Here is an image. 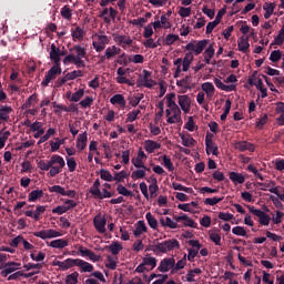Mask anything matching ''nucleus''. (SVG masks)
Returning <instances> with one entry per match:
<instances>
[{
    "mask_svg": "<svg viewBox=\"0 0 284 284\" xmlns=\"http://www.w3.org/2000/svg\"><path fill=\"white\" fill-rule=\"evenodd\" d=\"M207 43H210V40H201L197 42L196 40H193L185 45V50H187L189 52L185 53L184 59L182 60L183 72H187V70H190V65L192 61H194V54L195 57H199V54H202L203 50L207 48ZM192 52H194V54Z\"/></svg>",
    "mask_w": 284,
    "mask_h": 284,
    "instance_id": "f257e3e1",
    "label": "nucleus"
},
{
    "mask_svg": "<svg viewBox=\"0 0 284 284\" xmlns=\"http://www.w3.org/2000/svg\"><path fill=\"white\" fill-rule=\"evenodd\" d=\"M39 170H42V172H48L51 178L57 176V174H61L63 168H65V160H63V156L61 155H51L50 160L45 162V160H40L38 162Z\"/></svg>",
    "mask_w": 284,
    "mask_h": 284,
    "instance_id": "f03ea898",
    "label": "nucleus"
},
{
    "mask_svg": "<svg viewBox=\"0 0 284 284\" xmlns=\"http://www.w3.org/2000/svg\"><path fill=\"white\" fill-rule=\"evenodd\" d=\"M69 52L70 54L63 59L64 65L74 63L77 68H85V61H83V59L88 57V49L81 47L80 44H75L69 49Z\"/></svg>",
    "mask_w": 284,
    "mask_h": 284,
    "instance_id": "7ed1b4c3",
    "label": "nucleus"
},
{
    "mask_svg": "<svg viewBox=\"0 0 284 284\" xmlns=\"http://www.w3.org/2000/svg\"><path fill=\"white\" fill-rule=\"evenodd\" d=\"M181 247V243H179V240L171 239L166 240L162 243L158 242L152 246V252H161V254H168V252H172V250H176Z\"/></svg>",
    "mask_w": 284,
    "mask_h": 284,
    "instance_id": "20e7f679",
    "label": "nucleus"
},
{
    "mask_svg": "<svg viewBox=\"0 0 284 284\" xmlns=\"http://www.w3.org/2000/svg\"><path fill=\"white\" fill-rule=\"evenodd\" d=\"M62 70L61 67L52 65L51 69L45 73L44 79L41 82V85L43 88H48L50 85L51 81H54L59 74H61Z\"/></svg>",
    "mask_w": 284,
    "mask_h": 284,
    "instance_id": "39448f33",
    "label": "nucleus"
},
{
    "mask_svg": "<svg viewBox=\"0 0 284 284\" xmlns=\"http://www.w3.org/2000/svg\"><path fill=\"white\" fill-rule=\"evenodd\" d=\"M247 209H248V212H251V214L260 219L258 220L260 225H270V222L272 221V217H270V215H267L265 212L254 206L247 205Z\"/></svg>",
    "mask_w": 284,
    "mask_h": 284,
    "instance_id": "423d86ee",
    "label": "nucleus"
},
{
    "mask_svg": "<svg viewBox=\"0 0 284 284\" xmlns=\"http://www.w3.org/2000/svg\"><path fill=\"white\" fill-rule=\"evenodd\" d=\"M187 243L189 245H191V247H193L187 250V261H190V263H194V258L199 256V250H201V247L203 246L201 245V242H199V240H190Z\"/></svg>",
    "mask_w": 284,
    "mask_h": 284,
    "instance_id": "0eeeda50",
    "label": "nucleus"
},
{
    "mask_svg": "<svg viewBox=\"0 0 284 284\" xmlns=\"http://www.w3.org/2000/svg\"><path fill=\"white\" fill-rule=\"evenodd\" d=\"M33 236H37V239H42V241H45L47 239H57L61 236V233L59 231L49 229L33 232Z\"/></svg>",
    "mask_w": 284,
    "mask_h": 284,
    "instance_id": "6e6552de",
    "label": "nucleus"
},
{
    "mask_svg": "<svg viewBox=\"0 0 284 284\" xmlns=\"http://www.w3.org/2000/svg\"><path fill=\"white\" fill-rule=\"evenodd\" d=\"M93 225L99 234H105V225H108V219H105V215L98 214L93 219Z\"/></svg>",
    "mask_w": 284,
    "mask_h": 284,
    "instance_id": "1a4fd4ad",
    "label": "nucleus"
},
{
    "mask_svg": "<svg viewBox=\"0 0 284 284\" xmlns=\"http://www.w3.org/2000/svg\"><path fill=\"white\" fill-rule=\"evenodd\" d=\"M178 103L184 114H190V110H192V99L189 98V95H178Z\"/></svg>",
    "mask_w": 284,
    "mask_h": 284,
    "instance_id": "9d476101",
    "label": "nucleus"
},
{
    "mask_svg": "<svg viewBox=\"0 0 284 284\" xmlns=\"http://www.w3.org/2000/svg\"><path fill=\"white\" fill-rule=\"evenodd\" d=\"M21 267V263H17V262H7L3 265V270L1 271V276L3 278L8 277L9 274H12V272H17V270H19Z\"/></svg>",
    "mask_w": 284,
    "mask_h": 284,
    "instance_id": "9b49d317",
    "label": "nucleus"
},
{
    "mask_svg": "<svg viewBox=\"0 0 284 284\" xmlns=\"http://www.w3.org/2000/svg\"><path fill=\"white\" fill-rule=\"evenodd\" d=\"M173 221H176V223H181V221H184V227H193L194 230H196V222L190 219V216H187V214L185 213H182L181 215H173Z\"/></svg>",
    "mask_w": 284,
    "mask_h": 284,
    "instance_id": "f8f14e48",
    "label": "nucleus"
},
{
    "mask_svg": "<svg viewBox=\"0 0 284 284\" xmlns=\"http://www.w3.org/2000/svg\"><path fill=\"white\" fill-rule=\"evenodd\" d=\"M50 60L53 65L61 68V49L57 48V44L54 43L51 44Z\"/></svg>",
    "mask_w": 284,
    "mask_h": 284,
    "instance_id": "ddd939ff",
    "label": "nucleus"
},
{
    "mask_svg": "<svg viewBox=\"0 0 284 284\" xmlns=\"http://www.w3.org/2000/svg\"><path fill=\"white\" fill-rule=\"evenodd\" d=\"M152 77V72L148 71V70H143L142 71V75L139 77L138 81H136V87L141 88H149L150 90H152V83L148 82V79H150Z\"/></svg>",
    "mask_w": 284,
    "mask_h": 284,
    "instance_id": "4468645a",
    "label": "nucleus"
},
{
    "mask_svg": "<svg viewBox=\"0 0 284 284\" xmlns=\"http://www.w3.org/2000/svg\"><path fill=\"white\" fill-rule=\"evenodd\" d=\"M72 267H80L81 272H94V266L81 258H73Z\"/></svg>",
    "mask_w": 284,
    "mask_h": 284,
    "instance_id": "2eb2a0df",
    "label": "nucleus"
},
{
    "mask_svg": "<svg viewBox=\"0 0 284 284\" xmlns=\"http://www.w3.org/2000/svg\"><path fill=\"white\" fill-rule=\"evenodd\" d=\"M159 272L165 273L174 270V257H165L160 262Z\"/></svg>",
    "mask_w": 284,
    "mask_h": 284,
    "instance_id": "dca6fc26",
    "label": "nucleus"
},
{
    "mask_svg": "<svg viewBox=\"0 0 284 284\" xmlns=\"http://www.w3.org/2000/svg\"><path fill=\"white\" fill-rule=\"evenodd\" d=\"M10 114H12V106L0 104V125L10 121Z\"/></svg>",
    "mask_w": 284,
    "mask_h": 284,
    "instance_id": "f3484780",
    "label": "nucleus"
},
{
    "mask_svg": "<svg viewBox=\"0 0 284 284\" xmlns=\"http://www.w3.org/2000/svg\"><path fill=\"white\" fill-rule=\"evenodd\" d=\"M235 149L239 150V152H255L256 146L247 141H240L235 143Z\"/></svg>",
    "mask_w": 284,
    "mask_h": 284,
    "instance_id": "a211bd4d",
    "label": "nucleus"
},
{
    "mask_svg": "<svg viewBox=\"0 0 284 284\" xmlns=\"http://www.w3.org/2000/svg\"><path fill=\"white\" fill-rule=\"evenodd\" d=\"M237 49L240 52H247L250 50V36H242L241 38L237 39Z\"/></svg>",
    "mask_w": 284,
    "mask_h": 284,
    "instance_id": "6ab92c4d",
    "label": "nucleus"
},
{
    "mask_svg": "<svg viewBox=\"0 0 284 284\" xmlns=\"http://www.w3.org/2000/svg\"><path fill=\"white\" fill-rule=\"evenodd\" d=\"M87 146H88V132H83L78 135L77 149L80 152H83V150H85Z\"/></svg>",
    "mask_w": 284,
    "mask_h": 284,
    "instance_id": "aec40b11",
    "label": "nucleus"
},
{
    "mask_svg": "<svg viewBox=\"0 0 284 284\" xmlns=\"http://www.w3.org/2000/svg\"><path fill=\"white\" fill-rule=\"evenodd\" d=\"M110 103L112 105H120V108L122 110H125V105H126V101L125 98L123 97V94H114L111 99H110Z\"/></svg>",
    "mask_w": 284,
    "mask_h": 284,
    "instance_id": "412c9836",
    "label": "nucleus"
},
{
    "mask_svg": "<svg viewBox=\"0 0 284 284\" xmlns=\"http://www.w3.org/2000/svg\"><path fill=\"white\" fill-rule=\"evenodd\" d=\"M160 223H161L162 227H169L170 230H176V229L181 227L179 225V222H176V221L174 222L170 217H165V219L161 217Z\"/></svg>",
    "mask_w": 284,
    "mask_h": 284,
    "instance_id": "4be33fe9",
    "label": "nucleus"
},
{
    "mask_svg": "<svg viewBox=\"0 0 284 284\" xmlns=\"http://www.w3.org/2000/svg\"><path fill=\"white\" fill-rule=\"evenodd\" d=\"M160 149H161V144H159V142H154V140H146L144 142V150L149 154H152L154 150H160Z\"/></svg>",
    "mask_w": 284,
    "mask_h": 284,
    "instance_id": "5701e85b",
    "label": "nucleus"
},
{
    "mask_svg": "<svg viewBox=\"0 0 284 284\" xmlns=\"http://www.w3.org/2000/svg\"><path fill=\"white\" fill-rule=\"evenodd\" d=\"M202 90L205 92L207 99H212V97H214V92H216V88H214L212 82L202 83Z\"/></svg>",
    "mask_w": 284,
    "mask_h": 284,
    "instance_id": "b1692460",
    "label": "nucleus"
},
{
    "mask_svg": "<svg viewBox=\"0 0 284 284\" xmlns=\"http://www.w3.org/2000/svg\"><path fill=\"white\" fill-rule=\"evenodd\" d=\"M72 263H73V258H67L63 262L54 261L53 265L55 267H60V270H62V272H65V270L72 268Z\"/></svg>",
    "mask_w": 284,
    "mask_h": 284,
    "instance_id": "393cba45",
    "label": "nucleus"
},
{
    "mask_svg": "<svg viewBox=\"0 0 284 284\" xmlns=\"http://www.w3.org/2000/svg\"><path fill=\"white\" fill-rule=\"evenodd\" d=\"M214 84L216 85V88H219V90H223L224 92H234V90H236V85L234 84L225 85L223 81H221L217 78L214 79Z\"/></svg>",
    "mask_w": 284,
    "mask_h": 284,
    "instance_id": "a878e982",
    "label": "nucleus"
},
{
    "mask_svg": "<svg viewBox=\"0 0 284 284\" xmlns=\"http://www.w3.org/2000/svg\"><path fill=\"white\" fill-rule=\"evenodd\" d=\"M185 265H187V254H184L183 258L178 261V263L176 260H174V266L171 274H176V272H179V270H183Z\"/></svg>",
    "mask_w": 284,
    "mask_h": 284,
    "instance_id": "bb28decb",
    "label": "nucleus"
},
{
    "mask_svg": "<svg viewBox=\"0 0 284 284\" xmlns=\"http://www.w3.org/2000/svg\"><path fill=\"white\" fill-rule=\"evenodd\" d=\"M116 54H121V48L112 45L105 49L104 57H106L108 61L116 57Z\"/></svg>",
    "mask_w": 284,
    "mask_h": 284,
    "instance_id": "cd10ccee",
    "label": "nucleus"
},
{
    "mask_svg": "<svg viewBox=\"0 0 284 284\" xmlns=\"http://www.w3.org/2000/svg\"><path fill=\"white\" fill-rule=\"evenodd\" d=\"M229 179L235 185H236V183H239L240 185H242V183H245V176H243V174H241L239 172H234V171L230 172L229 173Z\"/></svg>",
    "mask_w": 284,
    "mask_h": 284,
    "instance_id": "c85d7f7f",
    "label": "nucleus"
},
{
    "mask_svg": "<svg viewBox=\"0 0 284 284\" xmlns=\"http://www.w3.org/2000/svg\"><path fill=\"white\" fill-rule=\"evenodd\" d=\"M180 139H181L182 145H184V148H192V146L196 145V140H194V138H192L191 134H187V135L180 134Z\"/></svg>",
    "mask_w": 284,
    "mask_h": 284,
    "instance_id": "c756f323",
    "label": "nucleus"
},
{
    "mask_svg": "<svg viewBox=\"0 0 284 284\" xmlns=\"http://www.w3.org/2000/svg\"><path fill=\"white\" fill-rule=\"evenodd\" d=\"M69 242L64 239L53 240L50 242L49 246L55 250H63V247H68Z\"/></svg>",
    "mask_w": 284,
    "mask_h": 284,
    "instance_id": "7c9ffc66",
    "label": "nucleus"
},
{
    "mask_svg": "<svg viewBox=\"0 0 284 284\" xmlns=\"http://www.w3.org/2000/svg\"><path fill=\"white\" fill-rule=\"evenodd\" d=\"M152 184L149 185V192H150V197L151 199H156V193L159 192V184H156V178H151L148 180V182Z\"/></svg>",
    "mask_w": 284,
    "mask_h": 284,
    "instance_id": "2f4dec72",
    "label": "nucleus"
},
{
    "mask_svg": "<svg viewBox=\"0 0 284 284\" xmlns=\"http://www.w3.org/2000/svg\"><path fill=\"white\" fill-rule=\"evenodd\" d=\"M39 199H43V190H33L28 195L29 203H36Z\"/></svg>",
    "mask_w": 284,
    "mask_h": 284,
    "instance_id": "473e14b6",
    "label": "nucleus"
},
{
    "mask_svg": "<svg viewBox=\"0 0 284 284\" xmlns=\"http://www.w3.org/2000/svg\"><path fill=\"white\" fill-rule=\"evenodd\" d=\"M148 232V226H145V222L144 221H139L136 223L135 230L133 231V234L136 239H139V236H141V234Z\"/></svg>",
    "mask_w": 284,
    "mask_h": 284,
    "instance_id": "72a5a7b5",
    "label": "nucleus"
},
{
    "mask_svg": "<svg viewBox=\"0 0 284 284\" xmlns=\"http://www.w3.org/2000/svg\"><path fill=\"white\" fill-rule=\"evenodd\" d=\"M73 41H83V37H85V31L81 27H77L71 32Z\"/></svg>",
    "mask_w": 284,
    "mask_h": 284,
    "instance_id": "f704fd0d",
    "label": "nucleus"
},
{
    "mask_svg": "<svg viewBox=\"0 0 284 284\" xmlns=\"http://www.w3.org/2000/svg\"><path fill=\"white\" fill-rule=\"evenodd\" d=\"M180 39L179 34L169 33L163 40V45H174Z\"/></svg>",
    "mask_w": 284,
    "mask_h": 284,
    "instance_id": "c9c22d12",
    "label": "nucleus"
},
{
    "mask_svg": "<svg viewBox=\"0 0 284 284\" xmlns=\"http://www.w3.org/2000/svg\"><path fill=\"white\" fill-rule=\"evenodd\" d=\"M214 45L210 44L209 48L204 51V61L210 65L212 58L214 57Z\"/></svg>",
    "mask_w": 284,
    "mask_h": 284,
    "instance_id": "e433bc0d",
    "label": "nucleus"
},
{
    "mask_svg": "<svg viewBox=\"0 0 284 284\" xmlns=\"http://www.w3.org/2000/svg\"><path fill=\"white\" fill-rule=\"evenodd\" d=\"M156 108H159V112L155 114V123H159V121H161V119L163 118V114L165 112V102H163V100H161L158 104Z\"/></svg>",
    "mask_w": 284,
    "mask_h": 284,
    "instance_id": "4c0bfd02",
    "label": "nucleus"
},
{
    "mask_svg": "<svg viewBox=\"0 0 284 284\" xmlns=\"http://www.w3.org/2000/svg\"><path fill=\"white\" fill-rule=\"evenodd\" d=\"M139 114H141V110H133L128 113L125 123H134L136 119H139Z\"/></svg>",
    "mask_w": 284,
    "mask_h": 284,
    "instance_id": "58836bf2",
    "label": "nucleus"
},
{
    "mask_svg": "<svg viewBox=\"0 0 284 284\" xmlns=\"http://www.w3.org/2000/svg\"><path fill=\"white\" fill-rule=\"evenodd\" d=\"M113 41L116 42V45H121V43L128 42V41H133L130 36H121L113 33Z\"/></svg>",
    "mask_w": 284,
    "mask_h": 284,
    "instance_id": "ea45409f",
    "label": "nucleus"
},
{
    "mask_svg": "<svg viewBox=\"0 0 284 284\" xmlns=\"http://www.w3.org/2000/svg\"><path fill=\"white\" fill-rule=\"evenodd\" d=\"M100 179H102V181H108L109 183H112V181H114V176H112V173H110V171L105 169L100 170Z\"/></svg>",
    "mask_w": 284,
    "mask_h": 284,
    "instance_id": "a19ab883",
    "label": "nucleus"
},
{
    "mask_svg": "<svg viewBox=\"0 0 284 284\" xmlns=\"http://www.w3.org/2000/svg\"><path fill=\"white\" fill-rule=\"evenodd\" d=\"M205 148H206V154H211L212 152L214 156H219V146H216L214 142H211L209 144L207 142H205Z\"/></svg>",
    "mask_w": 284,
    "mask_h": 284,
    "instance_id": "79ce46f5",
    "label": "nucleus"
},
{
    "mask_svg": "<svg viewBox=\"0 0 284 284\" xmlns=\"http://www.w3.org/2000/svg\"><path fill=\"white\" fill-rule=\"evenodd\" d=\"M85 94V89H80L77 92L72 93L71 95V102L79 103L81 99H83V95Z\"/></svg>",
    "mask_w": 284,
    "mask_h": 284,
    "instance_id": "37998d69",
    "label": "nucleus"
},
{
    "mask_svg": "<svg viewBox=\"0 0 284 284\" xmlns=\"http://www.w3.org/2000/svg\"><path fill=\"white\" fill-rule=\"evenodd\" d=\"M109 250L113 256H116L121 250H123V245H121L120 242H113L110 246Z\"/></svg>",
    "mask_w": 284,
    "mask_h": 284,
    "instance_id": "c03bdc74",
    "label": "nucleus"
},
{
    "mask_svg": "<svg viewBox=\"0 0 284 284\" xmlns=\"http://www.w3.org/2000/svg\"><path fill=\"white\" fill-rule=\"evenodd\" d=\"M8 139H10V131L2 129V133L0 134V150L6 148V141H8Z\"/></svg>",
    "mask_w": 284,
    "mask_h": 284,
    "instance_id": "a18cd8bd",
    "label": "nucleus"
},
{
    "mask_svg": "<svg viewBox=\"0 0 284 284\" xmlns=\"http://www.w3.org/2000/svg\"><path fill=\"white\" fill-rule=\"evenodd\" d=\"M145 219L149 223V226L152 229V230H156V227H159V221L155 220L153 216H152V213H146L145 215Z\"/></svg>",
    "mask_w": 284,
    "mask_h": 284,
    "instance_id": "49530a36",
    "label": "nucleus"
},
{
    "mask_svg": "<svg viewBox=\"0 0 284 284\" xmlns=\"http://www.w3.org/2000/svg\"><path fill=\"white\" fill-rule=\"evenodd\" d=\"M60 14L63 19L70 21L72 19V9H70V6H64L61 8Z\"/></svg>",
    "mask_w": 284,
    "mask_h": 284,
    "instance_id": "de8ad7c7",
    "label": "nucleus"
},
{
    "mask_svg": "<svg viewBox=\"0 0 284 284\" xmlns=\"http://www.w3.org/2000/svg\"><path fill=\"white\" fill-rule=\"evenodd\" d=\"M163 165L169 170V172H174V163H172V159L168 158V155L162 156Z\"/></svg>",
    "mask_w": 284,
    "mask_h": 284,
    "instance_id": "09e8293b",
    "label": "nucleus"
},
{
    "mask_svg": "<svg viewBox=\"0 0 284 284\" xmlns=\"http://www.w3.org/2000/svg\"><path fill=\"white\" fill-rule=\"evenodd\" d=\"M99 187H101V181L95 180L93 185L89 190L90 194H92V196L99 195L101 191V189Z\"/></svg>",
    "mask_w": 284,
    "mask_h": 284,
    "instance_id": "8fccbe9b",
    "label": "nucleus"
},
{
    "mask_svg": "<svg viewBox=\"0 0 284 284\" xmlns=\"http://www.w3.org/2000/svg\"><path fill=\"white\" fill-rule=\"evenodd\" d=\"M175 98L176 93H170L166 95V105L169 109L179 106V104H176V101H174Z\"/></svg>",
    "mask_w": 284,
    "mask_h": 284,
    "instance_id": "3c124183",
    "label": "nucleus"
},
{
    "mask_svg": "<svg viewBox=\"0 0 284 284\" xmlns=\"http://www.w3.org/2000/svg\"><path fill=\"white\" fill-rule=\"evenodd\" d=\"M166 122L170 123V125H174V123L183 125V118H181V115H171L166 119Z\"/></svg>",
    "mask_w": 284,
    "mask_h": 284,
    "instance_id": "603ef678",
    "label": "nucleus"
},
{
    "mask_svg": "<svg viewBox=\"0 0 284 284\" xmlns=\"http://www.w3.org/2000/svg\"><path fill=\"white\" fill-rule=\"evenodd\" d=\"M118 194H121L122 196H133L132 191L128 190L123 184H119L116 187Z\"/></svg>",
    "mask_w": 284,
    "mask_h": 284,
    "instance_id": "864d4df0",
    "label": "nucleus"
},
{
    "mask_svg": "<svg viewBox=\"0 0 284 284\" xmlns=\"http://www.w3.org/2000/svg\"><path fill=\"white\" fill-rule=\"evenodd\" d=\"M125 179H128V172L121 171L114 173L113 181H118V183H123Z\"/></svg>",
    "mask_w": 284,
    "mask_h": 284,
    "instance_id": "5fc2aeb1",
    "label": "nucleus"
},
{
    "mask_svg": "<svg viewBox=\"0 0 284 284\" xmlns=\"http://www.w3.org/2000/svg\"><path fill=\"white\" fill-rule=\"evenodd\" d=\"M49 192L54 193V194H60L61 196H64L65 194V187L61 185H53L49 187Z\"/></svg>",
    "mask_w": 284,
    "mask_h": 284,
    "instance_id": "6e6d98bb",
    "label": "nucleus"
},
{
    "mask_svg": "<svg viewBox=\"0 0 284 284\" xmlns=\"http://www.w3.org/2000/svg\"><path fill=\"white\" fill-rule=\"evenodd\" d=\"M221 201H223V197H216V196L207 197L204 200V204L214 206V205H217V203H221Z\"/></svg>",
    "mask_w": 284,
    "mask_h": 284,
    "instance_id": "4d7b16f0",
    "label": "nucleus"
},
{
    "mask_svg": "<svg viewBox=\"0 0 284 284\" xmlns=\"http://www.w3.org/2000/svg\"><path fill=\"white\" fill-rule=\"evenodd\" d=\"M94 199H112V192L108 191V189H103L102 192L100 191L99 195H93Z\"/></svg>",
    "mask_w": 284,
    "mask_h": 284,
    "instance_id": "13d9d810",
    "label": "nucleus"
},
{
    "mask_svg": "<svg viewBox=\"0 0 284 284\" xmlns=\"http://www.w3.org/2000/svg\"><path fill=\"white\" fill-rule=\"evenodd\" d=\"M65 212H70V207H67L65 205H59L52 209V214H59V216H61V214H65Z\"/></svg>",
    "mask_w": 284,
    "mask_h": 284,
    "instance_id": "bf43d9fd",
    "label": "nucleus"
},
{
    "mask_svg": "<svg viewBox=\"0 0 284 284\" xmlns=\"http://www.w3.org/2000/svg\"><path fill=\"white\" fill-rule=\"evenodd\" d=\"M232 232L235 236H247V231L243 226H235L232 229Z\"/></svg>",
    "mask_w": 284,
    "mask_h": 284,
    "instance_id": "052dcab7",
    "label": "nucleus"
},
{
    "mask_svg": "<svg viewBox=\"0 0 284 284\" xmlns=\"http://www.w3.org/2000/svg\"><path fill=\"white\" fill-rule=\"evenodd\" d=\"M284 213L276 211V214L271 219L275 225H281L283 223Z\"/></svg>",
    "mask_w": 284,
    "mask_h": 284,
    "instance_id": "680f3d73",
    "label": "nucleus"
},
{
    "mask_svg": "<svg viewBox=\"0 0 284 284\" xmlns=\"http://www.w3.org/2000/svg\"><path fill=\"white\" fill-rule=\"evenodd\" d=\"M281 57H282L281 50L272 51L270 55V61H272V63H278V60L281 59Z\"/></svg>",
    "mask_w": 284,
    "mask_h": 284,
    "instance_id": "e2e57ef3",
    "label": "nucleus"
},
{
    "mask_svg": "<svg viewBox=\"0 0 284 284\" xmlns=\"http://www.w3.org/2000/svg\"><path fill=\"white\" fill-rule=\"evenodd\" d=\"M67 165L69 168V172H74L77 170V160H74V158H68Z\"/></svg>",
    "mask_w": 284,
    "mask_h": 284,
    "instance_id": "0e129e2a",
    "label": "nucleus"
},
{
    "mask_svg": "<svg viewBox=\"0 0 284 284\" xmlns=\"http://www.w3.org/2000/svg\"><path fill=\"white\" fill-rule=\"evenodd\" d=\"M94 103V99L92 97H87L82 101H80L81 108H90Z\"/></svg>",
    "mask_w": 284,
    "mask_h": 284,
    "instance_id": "69168bd1",
    "label": "nucleus"
},
{
    "mask_svg": "<svg viewBox=\"0 0 284 284\" xmlns=\"http://www.w3.org/2000/svg\"><path fill=\"white\" fill-rule=\"evenodd\" d=\"M210 239L215 245H221V234L217 232L210 233Z\"/></svg>",
    "mask_w": 284,
    "mask_h": 284,
    "instance_id": "338daca9",
    "label": "nucleus"
},
{
    "mask_svg": "<svg viewBox=\"0 0 284 284\" xmlns=\"http://www.w3.org/2000/svg\"><path fill=\"white\" fill-rule=\"evenodd\" d=\"M142 263H144V265H151L152 270H154V267H156V257H144Z\"/></svg>",
    "mask_w": 284,
    "mask_h": 284,
    "instance_id": "774afa93",
    "label": "nucleus"
}]
</instances>
